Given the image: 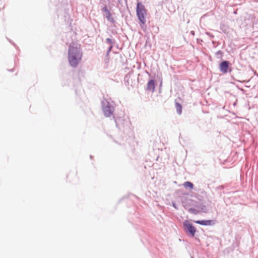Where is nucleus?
<instances>
[{
	"mask_svg": "<svg viewBox=\"0 0 258 258\" xmlns=\"http://www.w3.org/2000/svg\"><path fill=\"white\" fill-rule=\"evenodd\" d=\"M82 55L81 45L72 43L69 46L68 51V60L70 64L74 68L76 67L80 62Z\"/></svg>",
	"mask_w": 258,
	"mask_h": 258,
	"instance_id": "obj_1",
	"label": "nucleus"
},
{
	"mask_svg": "<svg viewBox=\"0 0 258 258\" xmlns=\"http://www.w3.org/2000/svg\"><path fill=\"white\" fill-rule=\"evenodd\" d=\"M136 11L138 18L141 23V25L143 26L146 22V16L147 11L141 3H138L137 5Z\"/></svg>",
	"mask_w": 258,
	"mask_h": 258,
	"instance_id": "obj_2",
	"label": "nucleus"
},
{
	"mask_svg": "<svg viewBox=\"0 0 258 258\" xmlns=\"http://www.w3.org/2000/svg\"><path fill=\"white\" fill-rule=\"evenodd\" d=\"M102 105V110L106 117H110L113 115L114 109L113 107L110 105L109 102L106 100L103 101Z\"/></svg>",
	"mask_w": 258,
	"mask_h": 258,
	"instance_id": "obj_3",
	"label": "nucleus"
},
{
	"mask_svg": "<svg viewBox=\"0 0 258 258\" xmlns=\"http://www.w3.org/2000/svg\"><path fill=\"white\" fill-rule=\"evenodd\" d=\"M183 225L188 231L190 235L194 237L196 232L195 227L190 224L188 221L186 220L183 222Z\"/></svg>",
	"mask_w": 258,
	"mask_h": 258,
	"instance_id": "obj_4",
	"label": "nucleus"
},
{
	"mask_svg": "<svg viewBox=\"0 0 258 258\" xmlns=\"http://www.w3.org/2000/svg\"><path fill=\"white\" fill-rule=\"evenodd\" d=\"M229 63L228 61H223L220 64V70L223 73H226L228 72Z\"/></svg>",
	"mask_w": 258,
	"mask_h": 258,
	"instance_id": "obj_5",
	"label": "nucleus"
},
{
	"mask_svg": "<svg viewBox=\"0 0 258 258\" xmlns=\"http://www.w3.org/2000/svg\"><path fill=\"white\" fill-rule=\"evenodd\" d=\"M155 83L154 80H150L147 85V90L153 92L155 91Z\"/></svg>",
	"mask_w": 258,
	"mask_h": 258,
	"instance_id": "obj_6",
	"label": "nucleus"
},
{
	"mask_svg": "<svg viewBox=\"0 0 258 258\" xmlns=\"http://www.w3.org/2000/svg\"><path fill=\"white\" fill-rule=\"evenodd\" d=\"M196 223L202 225H211L213 224V222L212 220H202V221H195Z\"/></svg>",
	"mask_w": 258,
	"mask_h": 258,
	"instance_id": "obj_7",
	"label": "nucleus"
},
{
	"mask_svg": "<svg viewBox=\"0 0 258 258\" xmlns=\"http://www.w3.org/2000/svg\"><path fill=\"white\" fill-rule=\"evenodd\" d=\"M103 10L105 14V16L107 18V19L108 20H110L111 19H112L111 14L110 13L109 11L108 10L107 7H104L103 8Z\"/></svg>",
	"mask_w": 258,
	"mask_h": 258,
	"instance_id": "obj_8",
	"label": "nucleus"
},
{
	"mask_svg": "<svg viewBox=\"0 0 258 258\" xmlns=\"http://www.w3.org/2000/svg\"><path fill=\"white\" fill-rule=\"evenodd\" d=\"M175 107H176V111L177 112V113L180 115L182 113V106L181 105L178 103V102H176L175 103Z\"/></svg>",
	"mask_w": 258,
	"mask_h": 258,
	"instance_id": "obj_9",
	"label": "nucleus"
},
{
	"mask_svg": "<svg viewBox=\"0 0 258 258\" xmlns=\"http://www.w3.org/2000/svg\"><path fill=\"white\" fill-rule=\"evenodd\" d=\"M183 185L185 187H189L190 189H192L194 187V185L192 183L189 181L185 182L183 184Z\"/></svg>",
	"mask_w": 258,
	"mask_h": 258,
	"instance_id": "obj_10",
	"label": "nucleus"
},
{
	"mask_svg": "<svg viewBox=\"0 0 258 258\" xmlns=\"http://www.w3.org/2000/svg\"><path fill=\"white\" fill-rule=\"evenodd\" d=\"M106 41L108 42L110 44L112 43V41H111V40L110 38H107L106 39Z\"/></svg>",
	"mask_w": 258,
	"mask_h": 258,
	"instance_id": "obj_11",
	"label": "nucleus"
},
{
	"mask_svg": "<svg viewBox=\"0 0 258 258\" xmlns=\"http://www.w3.org/2000/svg\"><path fill=\"white\" fill-rule=\"evenodd\" d=\"M194 211H195V210H194V209H190L189 210V212H191V213H194Z\"/></svg>",
	"mask_w": 258,
	"mask_h": 258,
	"instance_id": "obj_12",
	"label": "nucleus"
},
{
	"mask_svg": "<svg viewBox=\"0 0 258 258\" xmlns=\"http://www.w3.org/2000/svg\"><path fill=\"white\" fill-rule=\"evenodd\" d=\"M112 48V46L110 45V46L109 47V51H110L111 50Z\"/></svg>",
	"mask_w": 258,
	"mask_h": 258,
	"instance_id": "obj_13",
	"label": "nucleus"
}]
</instances>
